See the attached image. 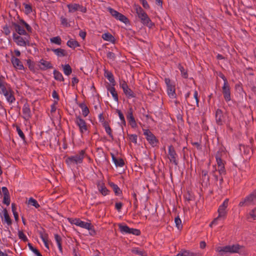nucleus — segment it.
I'll return each mask as SVG.
<instances>
[{"label": "nucleus", "mask_w": 256, "mask_h": 256, "mask_svg": "<svg viewBox=\"0 0 256 256\" xmlns=\"http://www.w3.org/2000/svg\"><path fill=\"white\" fill-rule=\"evenodd\" d=\"M77 223L78 224V226H79L81 228H84L86 229H87L88 228H90L89 226H90L91 223L86 222L82 221L80 219L79 222H77Z\"/></svg>", "instance_id": "nucleus-42"}, {"label": "nucleus", "mask_w": 256, "mask_h": 256, "mask_svg": "<svg viewBox=\"0 0 256 256\" xmlns=\"http://www.w3.org/2000/svg\"><path fill=\"white\" fill-rule=\"evenodd\" d=\"M96 184L98 189L102 195L106 196L109 194L110 190L106 187L104 183L99 180Z\"/></svg>", "instance_id": "nucleus-16"}, {"label": "nucleus", "mask_w": 256, "mask_h": 256, "mask_svg": "<svg viewBox=\"0 0 256 256\" xmlns=\"http://www.w3.org/2000/svg\"><path fill=\"white\" fill-rule=\"evenodd\" d=\"M104 76L108 79L110 82L112 84V86L116 84V81L114 80L113 74L110 72L105 70Z\"/></svg>", "instance_id": "nucleus-23"}, {"label": "nucleus", "mask_w": 256, "mask_h": 256, "mask_svg": "<svg viewBox=\"0 0 256 256\" xmlns=\"http://www.w3.org/2000/svg\"><path fill=\"white\" fill-rule=\"evenodd\" d=\"M148 80L149 82V86H146V88L148 90H150L152 92H154L157 88L156 83L155 82H154L152 84H150V80Z\"/></svg>", "instance_id": "nucleus-47"}, {"label": "nucleus", "mask_w": 256, "mask_h": 256, "mask_svg": "<svg viewBox=\"0 0 256 256\" xmlns=\"http://www.w3.org/2000/svg\"><path fill=\"white\" fill-rule=\"evenodd\" d=\"M178 68L180 71L182 76L184 78H188V74L186 70H185L184 66L180 64H178Z\"/></svg>", "instance_id": "nucleus-38"}, {"label": "nucleus", "mask_w": 256, "mask_h": 256, "mask_svg": "<svg viewBox=\"0 0 256 256\" xmlns=\"http://www.w3.org/2000/svg\"><path fill=\"white\" fill-rule=\"evenodd\" d=\"M106 132L108 134L110 137L112 138V140H114V136L112 134V130L110 126H107L105 129Z\"/></svg>", "instance_id": "nucleus-61"}, {"label": "nucleus", "mask_w": 256, "mask_h": 256, "mask_svg": "<svg viewBox=\"0 0 256 256\" xmlns=\"http://www.w3.org/2000/svg\"><path fill=\"white\" fill-rule=\"evenodd\" d=\"M0 94H2L4 96L8 102L10 104H12L16 100L14 95V92L10 86L8 88L3 91V92H1Z\"/></svg>", "instance_id": "nucleus-7"}, {"label": "nucleus", "mask_w": 256, "mask_h": 256, "mask_svg": "<svg viewBox=\"0 0 256 256\" xmlns=\"http://www.w3.org/2000/svg\"><path fill=\"white\" fill-rule=\"evenodd\" d=\"M108 90L110 92L114 100L116 102H118V94L115 88H114V86H109L108 88Z\"/></svg>", "instance_id": "nucleus-28"}, {"label": "nucleus", "mask_w": 256, "mask_h": 256, "mask_svg": "<svg viewBox=\"0 0 256 256\" xmlns=\"http://www.w3.org/2000/svg\"><path fill=\"white\" fill-rule=\"evenodd\" d=\"M86 156V150H82L79 152L78 154L70 156L66 159V163L68 165L78 164H82L84 156Z\"/></svg>", "instance_id": "nucleus-1"}, {"label": "nucleus", "mask_w": 256, "mask_h": 256, "mask_svg": "<svg viewBox=\"0 0 256 256\" xmlns=\"http://www.w3.org/2000/svg\"><path fill=\"white\" fill-rule=\"evenodd\" d=\"M239 149L242 154H248L250 152V150L252 151V150L249 146H245L243 144L239 145Z\"/></svg>", "instance_id": "nucleus-24"}, {"label": "nucleus", "mask_w": 256, "mask_h": 256, "mask_svg": "<svg viewBox=\"0 0 256 256\" xmlns=\"http://www.w3.org/2000/svg\"><path fill=\"white\" fill-rule=\"evenodd\" d=\"M79 4H70L67 5V7L68 9V12L70 13H74L75 12L78 10Z\"/></svg>", "instance_id": "nucleus-27"}, {"label": "nucleus", "mask_w": 256, "mask_h": 256, "mask_svg": "<svg viewBox=\"0 0 256 256\" xmlns=\"http://www.w3.org/2000/svg\"><path fill=\"white\" fill-rule=\"evenodd\" d=\"M12 209L15 220L16 222H18L19 220L18 214V213L16 212V205L14 203H12Z\"/></svg>", "instance_id": "nucleus-44"}, {"label": "nucleus", "mask_w": 256, "mask_h": 256, "mask_svg": "<svg viewBox=\"0 0 256 256\" xmlns=\"http://www.w3.org/2000/svg\"><path fill=\"white\" fill-rule=\"evenodd\" d=\"M75 122L78 126L81 134L88 130L86 124L84 120L80 116H76Z\"/></svg>", "instance_id": "nucleus-10"}, {"label": "nucleus", "mask_w": 256, "mask_h": 256, "mask_svg": "<svg viewBox=\"0 0 256 256\" xmlns=\"http://www.w3.org/2000/svg\"><path fill=\"white\" fill-rule=\"evenodd\" d=\"M222 93L226 102H228L231 100L230 88L228 83L224 84L222 87Z\"/></svg>", "instance_id": "nucleus-9"}, {"label": "nucleus", "mask_w": 256, "mask_h": 256, "mask_svg": "<svg viewBox=\"0 0 256 256\" xmlns=\"http://www.w3.org/2000/svg\"><path fill=\"white\" fill-rule=\"evenodd\" d=\"M64 74L66 76L70 75L72 72V69L68 64L62 65Z\"/></svg>", "instance_id": "nucleus-35"}, {"label": "nucleus", "mask_w": 256, "mask_h": 256, "mask_svg": "<svg viewBox=\"0 0 256 256\" xmlns=\"http://www.w3.org/2000/svg\"><path fill=\"white\" fill-rule=\"evenodd\" d=\"M66 44L68 46L71 48H76V47H78L80 46L78 42L76 40H70L68 41Z\"/></svg>", "instance_id": "nucleus-40"}, {"label": "nucleus", "mask_w": 256, "mask_h": 256, "mask_svg": "<svg viewBox=\"0 0 256 256\" xmlns=\"http://www.w3.org/2000/svg\"><path fill=\"white\" fill-rule=\"evenodd\" d=\"M175 86L174 84L167 87V92L170 98H172L176 96Z\"/></svg>", "instance_id": "nucleus-21"}, {"label": "nucleus", "mask_w": 256, "mask_h": 256, "mask_svg": "<svg viewBox=\"0 0 256 256\" xmlns=\"http://www.w3.org/2000/svg\"><path fill=\"white\" fill-rule=\"evenodd\" d=\"M26 64L29 69L32 72H35V63L32 61L30 59L28 58L26 60Z\"/></svg>", "instance_id": "nucleus-39"}, {"label": "nucleus", "mask_w": 256, "mask_h": 256, "mask_svg": "<svg viewBox=\"0 0 256 256\" xmlns=\"http://www.w3.org/2000/svg\"><path fill=\"white\" fill-rule=\"evenodd\" d=\"M174 222L176 224V227L180 230V228H182V226L181 225L182 220L179 218V216H178L176 218H175L174 219Z\"/></svg>", "instance_id": "nucleus-48"}, {"label": "nucleus", "mask_w": 256, "mask_h": 256, "mask_svg": "<svg viewBox=\"0 0 256 256\" xmlns=\"http://www.w3.org/2000/svg\"><path fill=\"white\" fill-rule=\"evenodd\" d=\"M242 247L238 244L228 245L224 246H218L216 248V251L218 252L220 256H224L228 253H238L239 250Z\"/></svg>", "instance_id": "nucleus-2"}, {"label": "nucleus", "mask_w": 256, "mask_h": 256, "mask_svg": "<svg viewBox=\"0 0 256 256\" xmlns=\"http://www.w3.org/2000/svg\"><path fill=\"white\" fill-rule=\"evenodd\" d=\"M116 19L120 20V22L126 24L129 22L128 19L124 14L119 12L118 16Z\"/></svg>", "instance_id": "nucleus-37"}, {"label": "nucleus", "mask_w": 256, "mask_h": 256, "mask_svg": "<svg viewBox=\"0 0 256 256\" xmlns=\"http://www.w3.org/2000/svg\"><path fill=\"white\" fill-rule=\"evenodd\" d=\"M145 26H146L152 29L154 28H155L154 23L151 20L146 13H145Z\"/></svg>", "instance_id": "nucleus-26"}, {"label": "nucleus", "mask_w": 256, "mask_h": 256, "mask_svg": "<svg viewBox=\"0 0 256 256\" xmlns=\"http://www.w3.org/2000/svg\"><path fill=\"white\" fill-rule=\"evenodd\" d=\"M228 199L226 198L223 202V203L220 205L218 208V214L219 217H222V219H225L227 214V211L226 210L228 206Z\"/></svg>", "instance_id": "nucleus-8"}, {"label": "nucleus", "mask_w": 256, "mask_h": 256, "mask_svg": "<svg viewBox=\"0 0 256 256\" xmlns=\"http://www.w3.org/2000/svg\"><path fill=\"white\" fill-rule=\"evenodd\" d=\"M133 12L135 15V22H140L144 24V10L138 4H134L133 6Z\"/></svg>", "instance_id": "nucleus-3"}, {"label": "nucleus", "mask_w": 256, "mask_h": 256, "mask_svg": "<svg viewBox=\"0 0 256 256\" xmlns=\"http://www.w3.org/2000/svg\"><path fill=\"white\" fill-rule=\"evenodd\" d=\"M145 122H146L148 124V126H147V128H150V125H152L154 122V120L148 114L145 115Z\"/></svg>", "instance_id": "nucleus-43"}, {"label": "nucleus", "mask_w": 256, "mask_h": 256, "mask_svg": "<svg viewBox=\"0 0 256 256\" xmlns=\"http://www.w3.org/2000/svg\"><path fill=\"white\" fill-rule=\"evenodd\" d=\"M112 160L114 162L115 166L118 167H122L124 166V162L122 158H120L119 159L116 158L114 156V154L112 153L110 154Z\"/></svg>", "instance_id": "nucleus-20"}, {"label": "nucleus", "mask_w": 256, "mask_h": 256, "mask_svg": "<svg viewBox=\"0 0 256 256\" xmlns=\"http://www.w3.org/2000/svg\"><path fill=\"white\" fill-rule=\"evenodd\" d=\"M102 38L105 40L109 41L110 42H114L115 40L114 38L109 32L102 34Z\"/></svg>", "instance_id": "nucleus-32"}, {"label": "nucleus", "mask_w": 256, "mask_h": 256, "mask_svg": "<svg viewBox=\"0 0 256 256\" xmlns=\"http://www.w3.org/2000/svg\"><path fill=\"white\" fill-rule=\"evenodd\" d=\"M54 54L60 57L65 56L68 55L67 52L64 49L60 48H58L56 49L51 50Z\"/></svg>", "instance_id": "nucleus-22"}, {"label": "nucleus", "mask_w": 256, "mask_h": 256, "mask_svg": "<svg viewBox=\"0 0 256 256\" xmlns=\"http://www.w3.org/2000/svg\"><path fill=\"white\" fill-rule=\"evenodd\" d=\"M16 131L19 135V136L22 138V139L25 141L26 140V137L25 136L22 132V131L20 130V128L18 126H16Z\"/></svg>", "instance_id": "nucleus-53"}, {"label": "nucleus", "mask_w": 256, "mask_h": 256, "mask_svg": "<svg viewBox=\"0 0 256 256\" xmlns=\"http://www.w3.org/2000/svg\"><path fill=\"white\" fill-rule=\"evenodd\" d=\"M124 94L128 98H132L134 97V93L132 91V90H130L128 86V88L124 89V90H123Z\"/></svg>", "instance_id": "nucleus-41"}, {"label": "nucleus", "mask_w": 256, "mask_h": 256, "mask_svg": "<svg viewBox=\"0 0 256 256\" xmlns=\"http://www.w3.org/2000/svg\"><path fill=\"white\" fill-rule=\"evenodd\" d=\"M145 136L148 144L153 148L159 143L158 140L148 128L145 129Z\"/></svg>", "instance_id": "nucleus-5"}, {"label": "nucleus", "mask_w": 256, "mask_h": 256, "mask_svg": "<svg viewBox=\"0 0 256 256\" xmlns=\"http://www.w3.org/2000/svg\"><path fill=\"white\" fill-rule=\"evenodd\" d=\"M116 112H118V116L120 117V120L122 121V124H124V126H126V120H125V119H124V116L123 114L119 110H116Z\"/></svg>", "instance_id": "nucleus-54"}, {"label": "nucleus", "mask_w": 256, "mask_h": 256, "mask_svg": "<svg viewBox=\"0 0 256 256\" xmlns=\"http://www.w3.org/2000/svg\"><path fill=\"white\" fill-rule=\"evenodd\" d=\"M39 63L40 64H38V66L42 70H46L48 69H51L53 68V66L50 62L42 59L39 62Z\"/></svg>", "instance_id": "nucleus-15"}, {"label": "nucleus", "mask_w": 256, "mask_h": 256, "mask_svg": "<svg viewBox=\"0 0 256 256\" xmlns=\"http://www.w3.org/2000/svg\"><path fill=\"white\" fill-rule=\"evenodd\" d=\"M54 75V78L56 80H58L60 82L64 81V78L62 75V74L58 71L54 70L53 72Z\"/></svg>", "instance_id": "nucleus-31"}, {"label": "nucleus", "mask_w": 256, "mask_h": 256, "mask_svg": "<svg viewBox=\"0 0 256 256\" xmlns=\"http://www.w3.org/2000/svg\"><path fill=\"white\" fill-rule=\"evenodd\" d=\"M39 234L43 242L48 240V234H47L44 233L42 232H40Z\"/></svg>", "instance_id": "nucleus-58"}, {"label": "nucleus", "mask_w": 256, "mask_h": 256, "mask_svg": "<svg viewBox=\"0 0 256 256\" xmlns=\"http://www.w3.org/2000/svg\"><path fill=\"white\" fill-rule=\"evenodd\" d=\"M255 201H256V190L240 202L238 206H248L254 204Z\"/></svg>", "instance_id": "nucleus-4"}, {"label": "nucleus", "mask_w": 256, "mask_h": 256, "mask_svg": "<svg viewBox=\"0 0 256 256\" xmlns=\"http://www.w3.org/2000/svg\"><path fill=\"white\" fill-rule=\"evenodd\" d=\"M181 252L182 256H194L196 254L188 250H182Z\"/></svg>", "instance_id": "nucleus-51"}, {"label": "nucleus", "mask_w": 256, "mask_h": 256, "mask_svg": "<svg viewBox=\"0 0 256 256\" xmlns=\"http://www.w3.org/2000/svg\"><path fill=\"white\" fill-rule=\"evenodd\" d=\"M168 158L170 162L174 164L175 166H177L178 164V156L175 150V149L172 145L168 146Z\"/></svg>", "instance_id": "nucleus-6"}, {"label": "nucleus", "mask_w": 256, "mask_h": 256, "mask_svg": "<svg viewBox=\"0 0 256 256\" xmlns=\"http://www.w3.org/2000/svg\"><path fill=\"white\" fill-rule=\"evenodd\" d=\"M28 204H30L32 206H34L36 208H38L40 206L38 202L33 198H30L28 200Z\"/></svg>", "instance_id": "nucleus-46"}, {"label": "nucleus", "mask_w": 256, "mask_h": 256, "mask_svg": "<svg viewBox=\"0 0 256 256\" xmlns=\"http://www.w3.org/2000/svg\"><path fill=\"white\" fill-rule=\"evenodd\" d=\"M78 106L82 110V115L84 117H86L90 113V110L88 107L84 102L80 104Z\"/></svg>", "instance_id": "nucleus-29"}, {"label": "nucleus", "mask_w": 256, "mask_h": 256, "mask_svg": "<svg viewBox=\"0 0 256 256\" xmlns=\"http://www.w3.org/2000/svg\"><path fill=\"white\" fill-rule=\"evenodd\" d=\"M108 11L110 12V13L111 14V15L114 16L115 18H117L118 16V14H119V12L118 11L114 10V9L111 8H108Z\"/></svg>", "instance_id": "nucleus-49"}, {"label": "nucleus", "mask_w": 256, "mask_h": 256, "mask_svg": "<svg viewBox=\"0 0 256 256\" xmlns=\"http://www.w3.org/2000/svg\"><path fill=\"white\" fill-rule=\"evenodd\" d=\"M130 234H133L136 236H139L140 234V232L138 229L132 228L131 230L130 231Z\"/></svg>", "instance_id": "nucleus-64"}, {"label": "nucleus", "mask_w": 256, "mask_h": 256, "mask_svg": "<svg viewBox=\"0 0 256 256\" xmlns=\"http://www.w3.org/2000/svg\"><path fill=\"white\" fill-rule=\"evenodd\" d=\"M22 118L26 120H28L32 117L30 105L28 102L24 104L22 108Z\"/></svg>", "instance_id": "nucleus-12"}, {"label": "nucleus", "mask_w": 256, "mask_h": 256, "mask_svg": "<svg viewBox=\"0 0 256 256\" xmlns=\"http://www.w3.org/2000/svg\"><path fill=\"white\" fill-rule=\"evenodd\" d=\"M13 39L18 46H26V43L24 38L20 36H18L16 33L13 34Z\"/></svg>", "instance_id": "nucleus-17"}, {"label": "nucleus", "mask_w": 256, "mask_h": 256, "mask_svg": "<svg viewBox=\"0 0 256 256\" xmlns=\"http://www.w3.org/2000/svg\"><path fill=\"white\" fill-rule=\"evenodd\" d=\"M60 20H61V24L63 26H66V27L70 26V25L68 24V20L66 18L62 16L60 18Z\"/></svg>", "instance_id": "nucleus-63"}, {"label": "nucleus", "mask_w": 256, "mask_h": 256, "mask_svg": "<svg viewBox=\"0 0 256 256\" xmlns=\"http://www.w3.org/2000/svg\"><path fill=\"white\" fill-rule=\"evenodd\" d=\"M10 86L5 80V78L2 76H0V94Z\"/></svg>", "instance_id": "nucleus-19"}, {"label": "nucleus", "mask_w": 256, "mask_h": 256, "mask_svg": "<svg viewBox=\"0 0 256 256\" xmlns=\"http://www.w3.org/2000/svg\"><path fill=\"white\" fill-rule=\"evenodd\" d=\"M118 226L121 232H124L126 234H130V231L131 230L132 228H129L126 225H123L122 224H119Z\"/></svg>", "instance_id": "nucleus-30"}, {"label": "nucleus", "mask_w": 256, "mask_h": 256, "mask_svg": "<svg viewBox=\"0 0 256 256\" xmlns=\"http://www.w3.org/2000/svg\"><path fill=\"white\" fill-rule=\"evenodd\" d=\"M24 6L26 14H29L32 12V6L30 4L24 3Z\"/></svg>", "instance_id": "nucleus-55"}, {"label": "nucleus", "mask_w": 256, "mask_h": 256, "mask_svg": "<svg viewBox=\"0 0 256 256\" xmlns=\"http://www.w3.org/2000/svg\"><path fill=\"white\" fill-rule=\"evenodd\" d=\"M50 40L52 42L54 43L55 44L60 45L62 44V40L61 38L59 36H57L56 37H54L50 39Z\"/></svg>", "instance_id": "nucleus-45"}, {"label": "nucleus", "mask_w": 256, "mask_h": 256, "mask_svg": "<svg viewBox=\"0 0 256 256\" xmlns=\"http://www.w3.org/2000/svg\"><path fill=\"white\" fill-rule=\"evenodd\" d=\"M90 228H88L87 230H89V234L92 236H94L96 234V231L94 229V226L90 224V226H89Z\"/></svg>", "instance_id": "nucleus-57"}, {"label": "nucleus", "mask_w": 256, "mask_h": 256, "mask_svg": "<svg viewBox=\"0 0 256 256\" xmlns=\"http://www.w3.org/2000/svg\"><path fill=\"white\" fill-rule=\"evenodd\" d=\"M11 62L13 66L16 69L20 70H24V67L22 64V62L18 58H16L14 56H12L11 58Z\"/></svg>", "instance_id": "nucleus-13"}, {"label": "nucleus", "mask_w": 256, "mask_h": 256, "mask_svg": "<svg viewBox=\"0 0 256 256\" xmlns=\"http://www.w3.org/2000/svg\"><path fill=\"white\" fill-rule=\"evenodd\" d=\"M223 111L220 108L216 110L215 114L216 122L218 126H222L224 122Z\"/></svg>", "instance_id": "nucleus-11"}, {"label": "nucleus", "mask_w": 256, "mask_h": 256, "mask_svg": "<svg viewBox=\"0 0 256 256\" xmlns=\"http://www.w3.org/2000/svg\"><path fill=\"white\" fill-rule=\"evenodd\" d=\"M18 236L20 239H21L24 242H26L28 241V239L22 231H18Z\"/></svg>", "instance_id": "nucleus-52"}, {"label": "nucleus", "mask_w": 256, "mask_h": 256, "mask_svg": "<svg viewBox=\"0 0 256 256\" xmlns=\"http://www.w3.org/2000/svg\"><path fill=\"white\" fill-rule=\"evenodd\" d=\"M106 56L108 59L112 60H114L116 58L115 54L111 52H108L107 53Z\"/></svg>", "instance_id": "nucleus-62"}, {"label": "nucleus", "mask_w": 256, "mask_h": 256, "mask_svg": "<svg viewBox=\"0 0 256 256\" xmlns=\"http://www.w3.org/2000/svg\"><path fill=\"white\" fill-rule=\"evenodd\" d=\"M12 25L14 28L15 30L20 35H24V36L28 35L26 32L20 24H18L16 22H12Z\"/></svg>", "instance_id": "nucleus-18"}, {"label": "nucleus", "mask_w": 256, "mask_h": 256, "mask_svg": "<svg viewBox=\"0 0 256 256\" xmlns=\"http://www.w3.org/2000/svg\"><path fill=\"white\" fill-rule=\"evenodd\" d=\"M202 176L204 182H206V183L209 182L210 177L208 175V171L207 170H202Z\"/></svg>", "instance_id": "nucleus-36"}, {"label": "nucleus", "mask_w": 256, "mask_h": 256, "mask_svg": "<svg viewBox=\"0 0 256 256\" xmlns=\"http://www.w3.org/2000/svg\"><path fill=\"white\" fill-rule=\"evenodd\" d=\"M126 118L128 122V123L132 128H136V124L132 114V108H130L128 112V114H126Z\"/></svg>", "instance_id": "nucleus-14"}, {"label": "nucleus", "mask_w": 256, "mask_h": 256, "mask_svg": "<svg viewBox=\"0 0 256 256\" xmlns=\"http://www.w3.org/2000/svg\"><path fill=\"white\" fill-rule=\"evenodd\" d=\"M132 252L140 256H144V252L138 248H134L132 250Z\"/></svg>", "instance_id": "nucleus-50"}, {"label": "nucleus", "mask_w": 256, "mask_h": 256, "mask_svg": "<svg viewBox=\"0 0 256 256\" xmlns=\"http://www.w3.org/2000/svg\"><path fill=\"white\" fill-rule=\"evenodd\" d=\"M10 195L4 196L3 203L6 204L7 206H8L10 204Z\"/></svg>", "instance_id": "nucleus-60"}, {"label": "nucleus", "mask_w": 256, "mask_h": 256, "mask_svg": "<svg viewBox=\"0 0 256 256\" xmlns=\"http://www.w3.org/2000/svg\"><path fill=\"white\" fill-rule=\"evenodd\" d=\"M218 171L220 176L225 175L226 174V170H225L224 166H218Z\"/></svg>", "instance_id": "nucleus-56"}, {"label": "nucleus", "mask_w": 256, "mask_h": 256, "mask_svg": "<svg viewBox=\"0 0 256 256\" xmlns=\"http://www.w3.org/2000/svg\"><path fill=\"white\" fill-rule=\"evenodd\" d=\"M109 185L112 188L114 194L116 196H118L122 194V190L120 189V188L112 182H109Z\"/></svg>", "instance_id": "nucleus-25"}, {"label": "nucleus", "mask_w": 256, "mask_h": 256, "mask_svg": "<svg viewBox=\"0 0 256 256\" xmlns=\"http://www.w3.org/2000/svg\"><path fill=\"white\" fill-rule=\"evenodd\" d=\"M3 212H4V218L5 222H6V224L8 226L11 225L12 223V220H11V218L10 217V216H9V214H8V212L6 209L4 208V210Z\"/></svg>", "instance_id": "nucleus-33"}, {"label": "nucleus", "mask_w": 256, "mask_h": 256, "mask_svg": "<svg viewBox=\"0 0 256 256\" xmlns=\"http://www.w3.org/2000/svg\"><path fill=\"white\" fill-rule=\"evenodd\" d=\"M216 158L218 166H224L222 159L218 156V154L216 156Z\"/></svg>", "instance_id": "nucleus-59"}, {"label": "nucleus", "mask_w": 256, "mask_h": 256, "mask_svg": "<svg viewBox=\"0 0 256 256\" xmlns=\"http://www.w3.org/2000/svg\"><path fill=\"white\" fill-rule=\"evenodd\" d=\"M194 100L193 102H192L191 103H189L188 102V104L191 106H194V104H196V106L198 107L199 100H198V92L196 90H195L194 92Z\"/></svg>", "instance_id": "nucleus-34"}]
</instances>
